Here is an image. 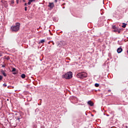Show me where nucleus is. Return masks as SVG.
I'll return each mask as SVG.
<instances>
[{
    "instance_id": "f704fd0d",
    "label": "nucleus",
    "mask_w": 128,
    "mask_h": 128,
    "mask_svg": "<svg viewBox=\"0 0 128 128\" xmlns=\"http://www.w3.org/2000/svg\"><path fill=\"white\" fill-rule=\"evenodd\" d=\"M12 4H14V2H12Z\"/></svg>"
},
{
    "instance_id": "412c9836",
    "label": "nucleus",
    "mask_w": 128,
    "mask_h": 128,
    "mask_svg": "<svg viewBox=\"0 0 128 128\" xmlns=\"http://www.w3.org/2000/svg\"><path fill=\"white\" fill-rule=\"evenodd\" d=\"M24 8H25L24 10H25L26 12L28 10V9H27L28 8L27 7H25Z\"/></svg>"
},
{
    "instance_id": "cd10ccee",
    "label": "nucleus",
    "mask_w": 128,
    "mask_h": 128,
    "mask_svg": "<svg viewBox=\"0 0 128 128\" xmlns=\"http://www.w3.org/2000/svg\"><path fill=\"white\" fill-rule=\"evenodd\" d=\"M54 2H58V0H54Z\"/></svg>"
},
{
    "instance_id": "c9c22d12",
    "label": "nucleus",
    "mask_w": 128,
    "mask_h": 128,
    "mask_svg": "<svg viewBox=\"0 0 128 128\" xmlns=\"http://www.w3.org/2000/svg\"><path fill=\"white\" fill-rule=\"evenodd\" d=\"M12 4H14V2H12Z\"/></svg>"
},
{
    "instance_id": "6ab92c4d",
    "label": "nucleus",
    "mask_w": 128,
    "mask_h": 128,
    "mask_svg": "<svg viewBox=\"0 0 128 128\" xmlns=\"http://www.w3.org/2000/svg\"><path fill=\"white\" fill-rule=\"evenodd\" d=\"M117 32H118V34L120 33V30L118 29V31Z\"/></svg>"
},
{
    "instance_id": "a878e982",
    "label": "nucleus",
    "mask_w": 128,
    "mask_h": 128,
    "mask_svg": "<svg viewBox=\"0 0 128 128\" xmlns=\"http://www.w3.org/2000/svg\"><path fill=\"white\" fill-rule=\"evenodd\" d=\"M108 92H112V90H108Z\"/></svg>"
},
{
    "instance_id": "a211bd4d",
    "label": "nucleus",
    "mask_w": 128,
    "mask_h": 128,
    "mask_svg": "<svg viewBox=\"0 0 128 128\" xmlns=\"http://www.w3.org/2000/svg\"><path fill=\"white\" fill-rule=\"evenodd\" d=\"M2 80V76H0V80Z\"/></svg>"
},
{
    "instance_id": "473e14b6",
    "label": "nucleus",
    "mask_w": 128,
    "mask_h": 128,
    "mask_svg": "<svg viewBox=\"0 0 128 128\" xmlns=\"http://www.w3.org/2000/svg\"><path fill=\"white\" fill-rule=\"evenodd\" d=\"M126 128H128V126H126Z\"/></svg>"
},
{
    "instance_id": "c85d7f7f",
    "label": "nucleus",
    "mask_w": 128,
    "mask_h": 128,
    "mask_svg": "<svg viewBox=\"0 0 128 128\" xmlns=\"http://www.w3.org/2000/svg\"><path fill=\"white\" fill-rule=\"evenodd\" d=\"M62 5L63 6H66V3H63Z\"/></svg>"
},
{
    "instance_id": "9b49d317",
    "label": "nucleus",
    "mask_w": 128,
    "mask_h": 128,
    "mask_svg": "<svg viewBox=\"0 0 128 128\" xmlns=\"http://www.w3.org/2000/svg\"><path fill=\"white\" fill-rule=\"evenodd\" d=\"M45 40H41L39 44H44V42Z\"/></svg>"
},
{
    "instance_id": "bb28decb",
    "label": "nucleus",
    "mask_w": 128,
    "mask_h": 128,
    "mask_svg": "<svg viewBox=\"0 0 128 128\" xmlns=\"http://www.w3.org/2000/svg\"><path fill=\"white\" fill-rule=\"evenodd\" d=\"M24 6H28V4L25 3V4H24Z\"/></svg>"
},
{
    "instance_id": "5701e85b",
    "label": "nucleus",
    "mask_w": 128,
    "mask_h": 128,
    "mask_svg": "<svg viewBox=\"0 0 128 128\" xmlns=\"http://www.w3.org/2000/svg\"><path fill=\"white\" fill-rule=\"evenodd\" d=\"M2 68H6V64L2 65Z\"/></svg>"
},
{
    "instance_id": "4be33fe9",
    "label": "nucleus",
    "mask_w": 128,
    "mask_h": 128,
    "mask_svg": "<svg viewBox=\"0 0 128 128\" xmlns=\"http://www.w3.org/2000/svg\"><path fill=\"white\" fill-rule=\"evenodd\" d=\"M0 56H2V52H0Z\"/></svg>"
},
{
    "instance_id": "393cba45",
    "label": "nucleus",
    "mask_w": 128,
    "mask_h": 128,
    "mask_svg": "<svg viewBox=\"0 0 128 128\" xmlns=\"http://www.w3.org/2000/svg\"><path fill=\"white\" fill-rule=\"evenodd\" d=\"M13 74H16V72H13Z\"/></svg>"
},
{
    "instance_id": "39448f33",
    "label": "nucleus",
    "mask_w": 128,
    "mask_h": 128,
    "mask_svg": "<svg viewBox=\"0 0 128 128\" xmlns=\"http://www.w3.org/2000/svg\"><path fill=\"white\" fill-rule=\"evenodd\" d=\"M122 52V48H119L117 49V52L118 54H120Z\"/></svg>"
},
{
    "instance_id": "f3484780",
    "label": "nucleus",
    "mask_w": 128,
    "mask_h": 128,
    "mask_svg": "<svg viewBox=\"0 0 128 128\" xmlns=\"http://www.w3.org/2000/svg\"><path fill=\"white\" fill-rule=\"evenodd\" d=\"M1 72L2 74H4V70H2Z\"/></svg>"
},
{
    "instance_id": "b1692460",
    "label": "nucleus",
    "mask_w": 128,
    "mask_h": 128,
    "mask_svg": "<svg viewBox=\"0 0 128 128\" xmlns=\"http://www.w3.org/2000/svg\"><path fill=\"white\" fill-rule=\"evenodd\" d=\"M49 32H50V36H52V32H50V30H49Z\"/></svg>"
},
{
    "instance_id": "0eeeda50",
    "label": "nucleus",
    "mask_w": 128,
    "mask_h": 128,
    "mask_svg": "<svg viewBox=\"0 0 128 128\" xmlns=\"http://www.w3.org/2000/svg\"><path fill=\"white\" fill-rule=\"evenodd\" d=\"M36 0H28V4L30 6L32 4V2H34Z\"/></svg>"
},
{
    "instance_id": "9d476101",
    "label": "nucleus",
    "mask_w": 128,
    "mask_h": 128,
    "mask_svg": "<svg viewBox=\"0 0 128 128\" xmlns=\"http://www.w3.org/2000/svg\"><path fill=\"white\" fill-rule=\"evenodd\" d=\"M21 78H26V74H22L21 75Z\"/></svg>"
},
{
    "instance_id": "6e6552de",
    "label": "nucleus",
    "mask_w": 128,
    "mask_h": 128,
    "mask_svg": "<svg viewBox=\"0 0 128 128\" xmlns=\"http://www.w3.org/2000/svg\"><path fill=\"white\" fill-rule=\"evenodd\" d=\"M10 56H5L4 57V60H10Z\"/></svg>"
},
{
    "instance_id": "7ed1b4c3",
    "label": "nucleus",
    "mask_w": 128,
    "mask_h": 128,
    "mask_svg": "<svg viewBox=\"0 0 128 128\" xmlns=\"http://www.w3.org/2000/svg\"><path fill=\"white\" fill-rule=\"evenodd\" d=\"M77 78H86L88 76V74L86 72H80L76 75Z\"/></svg>"
},
{
    "instance_id": "dca6fc26",
    "label": "nucleus",
    "mask_w": 128,
    "mask_h": 128,
    "mask_svg": "<svg viewBox=\"0 0 128 128\" xmlns=\"http://www.w3.org/2000/svg\"><path fill=\"white\" fill-rule=\"evenodd\" d=\"M3 76H6L7 74H6V72H4L2 74Z\"/></svg>"
},
{
    "instance_id": "1a4fd4ad",
    "label": "nucleus",
    "mask_w": 128,
    "mask_h": 128,
    "mask_svg": "<svg viewBox=\"0 0 128 128\" xmlns=\"http://www.w3.org/2000/svg\"><path fill=\"white\" fill-rule=\"evenodd\" d=\"M122 28H126V23H123L122 24Z\"/></svg>"
},
{
    "instance_id": "f257e3e1",
    "label": "nucleus",
    "mask_w": 128,
    "mask_h": 128,
    "mask_svg": "<svg viewBox=\"0 0 128 128\" xmlns=\"http://www.w3.org/2000/svg\"><path fill=\"white\" fill-rule=\"evenodd\" d=\"M62 78L66 80H70L72 78V72H70L62 76Z\"/></svg>"
},
{
    "instance_id": "2eb2a0df",
    "label": "nucleus",
    "mask_w": 128,
    "mask_h": 128,
    "mask_svg": "<svg viewBox=\"0 0 128 128\" xmlns=\"http://www.w3.org/2000/svg\"><path fill=\"white\" fill-rule=\"evenodd\" d=\"M16 68H13L12 70V72H16Z\"/></svg>"
},
{
    "instance_id": "423d86ee",
    "label": "nucleus",
    "mask_w": 128,
    "mask_h": 128,
    "mask_svg": "<svg viewBox=\"0 0 128 128\" xmlns=\"http://www.w3.org/2000/svg\"><path fill=\"white\" fill-rule=\"evenodd\" d=\"M88 104H89V106H94V102H92V101H88Z\"/></svg>"
},
{
    "instance_id": "ddd939ff",
    "label": "nucleus",
    "mask_w": 128,
    "mask_h": 128,
    "mask_svg": "<svg viewBox=\"0 0 128 128\" xmlns=\"http://www.w3.org/2000/svg\"><path fill=\"white\" fill-rule=\"evenodd\" d=\"M118 29L117 28H116V29H114V32H118Z\"/></svg>"
},
{
    "instance_id": "7c9ffc66",
    "label": "nucleus",
    "mask_w": 128,
    "mask_h": 128,
    "mask_svg": "<svg viewBox=\"0 0 128 128\" xmlns=\"http://www.w3.org/2000/svg\"><path fill=\"white\" fill-rule=\"evenodd\" d=\"M16 2H17V4H18V0H16Z\"/></svg>"
},
{
    "instance_id": "aec40b11",
    "label": "nucleus",
    "mask_w": 128,
    "mask_h": 128,
    "mask_svg": "<svg viewBox=\"0 0 128 128\" xmlns=\"http://www.w3.org/2000/svg\"><path fill=\"white\" fill-rule=\"evenodd\" d=\"M7 84H3V86H7Z\"/></svg>"
},
{
    "instance_id": "72a5a7b5",
    "label": "nucleus",
    "mask_w": 128,
    "mask_h": 128,
    "mask_svg": "<svg viewBox=\"0 0 128 128\" xmlns=\"http://www.w3.org/2000/svg\"><path fill=\"white\" fill-rule=\"evenodd\" d=\"M12 4H14V2H12Z\"/></svg>"
},
{
    "instance_id": "f8f14e48",
    "label": "nucleus",
    "mask_w": 128,
    "mask_h": 128,
    "mask_svg": "<svg viewBox=\"0 0 128 128\" xmlns=\"http://www.w3.org/2000/svg\"><path fill=\"white\" fill-rule=\"evenodd\" d=\"M94 86H96V88H98V86H100V84L96 83L95 84Z\"/></svg>"
},
{
    "instance_id": "f03ea898",
    "label": "nucleus",
    "mask_w": 128,
    "mask_h": 128,
    "mask_svg": "<svg viewBox=\"0 0 128 128\" xmlns=\"http://www.w3.org/2000/svg\"><path fill=\"white\" fill-rule=\"evenodd\" d=\"M20 24L17 22L15 26H12L11 30L12 32H18L20 30Z\"/></svg>"
},
{
    "instance_id": "20e7f679",
    "label": "nucleus",
    "mask_w": 128,
    "mask_h": 128,
    "mask_svg": "<svg viewBox=\"0 0 128 128\" xmlns=\"http://www.w3.org/2000/svg\"><path fill=\"white\" fill-rule=\"evenodd\" d=\"M48 6L49 8H54V3H49V5Z\"/></svg>"
},
{
    "instance_id": "c756f323",
    "label": "nucleus",
    "mask_w": 128,
    "mask_h": 128,
    "mask_svg": "<svg viewBox=\"0 0 128 128\" xmlns=\"http://www.w3.org/2000/svg\"><path fill=\"white\" fill-rule=\"evenodd\" d=\"M17 120H20V118H18Z\"/></svg>"
},
{
    "instance_id": "2f4dec72",
    "label": "nucleus",
    "mask_w": 128,
    "mask_h": 128,
    "mask_svg": "<svg viewBox=\"0 0 128 128\" xmlns=\"http://www.w3.org/2000/svg\"><path fill=\"white\" fill-rule=\"evenodd\" d=\"M52 44H54V42H53V43H52Z\"/></svg>"
},
{
    "instance_id": "4468645a",
    "label": "nucleus",
    "mask_w": 128,
    "mask_h": 128,
    "mask_svg": "<svg viewBox=\"0 0 128 128\" xmlns=\"http://www.w3.org/2000/svg\"><path fill=\"white\" fill-rule=\"evenodd\" d=\"M112 28L113 30H116V26H113Z\"/></svg>"
}]
</instances>
